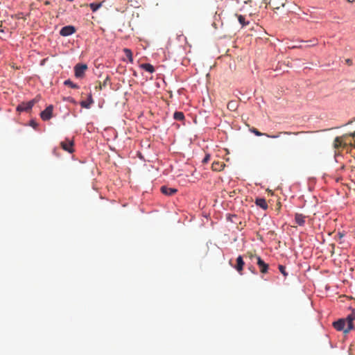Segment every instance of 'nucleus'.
Here are the masks:
<instances>
[{"instance_id":"nucleus-1","label":"nucleus","mask_w":355,"mask_h":355,"mask_svg":"<svg viewBox=\"0 0 355 355\" xmlns=\"http://www.w3.org/2000/svg\"><path fill=\"white\" fill-rule=\"evenodd\" d=\"M354 318L348 315L347 318L339 319L333 323L334 327L338 331H343L345 334H348L354 328L353 320Z\"/></svg>"},{"instance_id":"nucleus-2","label":"nucleus","mask_w":355,"mask_h":355,"mask_svg":"<svg viewBox=\"0 0 355 355\" xmlns=\"http://www.w3.org/2000/svg\"><path fill=\"white\" fill-rule=\"evenodd\" d=\"M250 132L254 133L256 136H266L268 138H272V139H276V138H278L279 137V136L281 135H300V134H302V133H305L306 132H303V131H301V132H288V131H283V132H279L277 135H268L267 133H263V132H259L257 128H252L250 129Z\"/></svg>"},{"instance_id":"nucleus-3","label":"nucleus","mask_w":355,"mask_h":355,"mask_svg":"<svg viewBox=\"0 0 355 355\" xmlns=\"http://www.w3.org/2000/svg\"><path fill=\"white\" fill-rule=\"evenodd\" d=\"M348 144L354 146L351 141H348L347 135H343L341 137H336L334 141V147L337 149L342 147H345Z\"/></svg>"},{"instance_id":"nucleus-4","label":"nucleus","mask_w":355,"mask_h":355,"mask_svg":"<svg viewBox=\"0 0 355 355\" xmlns=\"http://www.w3.org/2000/svg\"><path fill=\"white\" fill-rule=\"evenodd\" d=\"M38 101L37 96L28 102H23L17 107V112H29Z\"/></svg>"},{"instance_id":"nucleus-5","label":"nucleus","mask_w":355,"mask_h":355,"mask_svg":"<svg viewBox=\"0 0 355 355\" xmlns=\"http://www.w3.org/2000/svg\"><path fill=\"white\" fill-rule=\"evenodd\" d=\"M250 257L252 259V257H255L257 259V264L258 265L260 272L263 274L267 273L268 270V264L266 263L261 258L257 255H253L251 253H249Z\"/></svg>"},{"instance_id":"nucleus-6","label":"nucleus","mask_w":355,"mask_h":355,"mask_svg":"<svg viewBox=\"0 0 355 355\" xmlns=\"http://www.w3.org/2000/svg\"><path fill=\"white\" fill-rule=\"evenodd\" d=\"M87 69V65L85 64H77L74 67L75 76L78 78H81L84 76L86 70Z\"/></svg>"},{"instance_id":"nucleus-7","label":"nucleus","mask_w":355,"mask_h":355,"mask_svg":"<svg viewBox=\"0 0 355 355\" xmlns=\"http://www.w3.org/2000/svg\"><path fill=\"white\" fill-rule=\"evenodd\" d=\"M76 31V28L73 26L69 25L64 26L61 28L60 31V35L63 37H67L71 35L72 34L75 33Z\"/></svg>"},{"instance_id":"nucleus-8","label":"nucleus","mask_w":355,"mask_h":355,"mask_svg":"<svg viewBox=\"0 0 355 355\" xmlns=\"http://www.w3.org/2000/svg\"><path fill=\"white\" fill-rule=\"evenodd\" d=\"M60 146L63 150L70 153L73 152V141L69 139H66L64 141H61Z\"/></svg>"},{"instance_id":"nucleus-9","label":"nucleus","mask_w":355,"mask_h":355,"mask_svg":"<svg viewBox=\"0 0 355 355\" xmlns=\"http://www.w3.org/2000/svg\"><path fill=\"white\" fill-rule=\"evenodd\" d=\"M52 112H53V105L48 106L44 110H43L40 116L44 121H47L50 119L52 116Z\"/></svg>"},{"instance_id":"nucleus-10","label":"nucleus","mask_w":355,"mask_h":355,"mask_svg":"<svg viewBox=\"0 0 355 355\" xmlns=\"http://www.w3.org/2000/svg\"><path fill=\"white\" fill-rule=\"evenodd\" d=\"M244 265H245V263L243 260V257H242V256L240 255L237 257L236 264L234 267L240 275H242Z\"/></svg>"},{"instance_id":"nucleus-11","label":"nucleus","mask_w":355,"mask_h":355,"mask_svg":"<svg viewBox=\"0 0 355 355\" xmlns=\"http://www.w3.org/2000/svg\"><path fill=\"white\" fill-rule=\"evenodd\" d=\"M269 6L274 10L279 9L281 6H284V0H270Z\"/></svg>"},{"instance_id":"nucleus-12","label":"nucleus","mask_w":355,"mask_h":355,"mask_svg":"<svg viewBox=\"0 0 355 355\" xmlns=\"http://www.w3.org/2000/svg\"><path fill=\"white\" fill-rule=\"evenodd\" d=\"M162 193L167 195V196H172L175 194L178 190L174 188H169L166 186H162L160 189Z\"/></svg>"},{"instance_id":"nucleus-13","label":"nucleus","mask_w":355,"mask_h":355,"mask_svg":"<svg viewBox=\"0 0 355 355\" xmlns=\"http://www.w3.org/2000/svg\"><path fill=\"white\" fill-rule=\"evenodd\" d=\"M94 103V100L92 98V94L90 93L88 96V98L87 101H82L80 102L81 107L84 108L89 109L91 106V105Z\"/></svg>"},{"instance_id":"nucleus-14","label":"nucleus","mask_w":355,"mask_h":355,"mask_svg":"<svg viewBox=\"0 0 355 355\" xmlns=\"http://www.w3.org/2000/svg\"><path fill=\"white\" fill-rule=\"evenodd\" d=\"M255 204L263 209L266 210L268 209V203L266 199L260 198H257L255 200Z\"/></svg>"},{"instance_id":"nucleus-15","label":"nucleus","mask_w":355,"mask_h":355,"mask_svg":"<svg viewBox=\"0 0 355 355\" xmlns=\"http://www.w3.org/2000/svg\"><path fill=\"white\" fill-rule=\"evenodd\" d=\"M295 221L297 225L302 226L305 223V216L302 214L297 213L295 216Z\"/></svg>"},{"instance_id":"nucleus-16","label":"nucleus","mask_w":355,"mask_h":355,"mask_svg":"<svg viewBox=\"0 0 355 355\" xmlns=\"http://www.w3.org/2000/svg\"><path fill=\"white\" fill-rule=\"evenodd\" d=\"M225 166V164L220 162H214L211 164V168L214 171H220Z\"/></svg>"},{"instance_id":"nucleus-17","label":"nucleus","mask_w":355,"mask_h":355,"mask_svg":"<svg viewBox=\"0 0 355 355\" xmlns=\"http://www.w3.org/2000/svg\"><path fill=\"white\" fill-rule=\"evenodd\" d=\"M143 69H144L145 71H148V72H150V73H153L155 71V68L154 67L149 64V63H144V64H141L140 66Z\"/></svg>"},{"instance_id":"nucleus-18","label":"nucleus","mask_w":355,"mask_h":355,"mask_svg":"<svg viewBox=\"0 0 355 355\" xmlns=\"http://www.w3.org/2000/svg\"><path fill=\"white\" fill-rule=\"evenodd\" d=\"M123 51L126 58L128 59V61L130 63H132L133 62V56H132V51L127 48L123 49Z\"/></svg>"},{"instance_id":"nucleus-19","label":"nucleus","mask_w":355,"mask_h":355,"mask_svg":"<svg viewBox=\"0 0 355 355\" xmlns=\"http://www.w3.org/2000/svg\"><path fill=\"white\" fill-rule=\"evenodd\" d=\"M227 108L231 111H236L238 107L237 102L235 101H230L227 105Z\"/></svg>"},{"instance_id":"nucleus-20","label":"nucleus","mask_w":355,"mask_h":355,"mask_svg":"<svg viewBox=\"0 0 355 355\" xmlns=\"http://www.w3.org/2000/svg\"><path fill=\"white\" fill-rule=\"evenodd\" d=\"M103 5V2L100 3H92L89 4V7L93 12H96Z\"/></svg>"},{"instance_id":"nucleus-21","label":"nucleus","mask_w":355,"mask_h":355,"mask_svg":"<svg viewBox=\"0 0 355 355\" xmlns=\"http://www.w3.org/2000/svg\"><path fill=\"white\" fill-rule=\"evenodd\" d=\"M173 118L177 121H183L184 115L182 112H175L173 114Z\"/></svg>"},{"instance_id":"nucleus-22","label":"nucleus","mask_w":355,"mask_h":355,"mask_svg":"<svg viewBox=\"0 0 355 355\" xmlns=\"http://www.w3.org/2000/svg\"><path fill=\"white\" fill-rule=\"evenodd\" d=\"M64 85L69 86L70 87L73 88V89H78L79 87L78 85L73 83L69 79L66 80L64 82Z\"/></svg>"},{"instance_id":"nucleus-23","label":"nucleus","mask_w":355,"mask_h":355,"mask_svg":"<svg viewBox=\"0 0 355 355\" xmlns=\"http://www.w3.org/2000/svg\"><path fill=\"white\" fill-rule=\"evenodd\" d=\"M238 20L239 21V23L243 26H245L248 24V22H245V18L244 16L243 15H238Z\"/></svg>"},{"instance_id":"nucleus-24","label":"nucleus","mask_w":355,"mask_h":355,"mask_svg":"<svg viewBox=\"0 0 355 355\" xmlns=\"http://www.w3.org/2000/svg\"><path fill=\"white\" fill-rule=\"evenodd\" d=\"M278 268L280 271V272L285 277H286L287 275H288V273L286 272V268L285 266H282V265H279L278 266Z\"/></svg>"},{"instance_id":"nucleus-25","label":"nucleus","mask_w":355,"mask_h":355,"mask_svg":"<svg viewBox=\"0 0 355 355\" xmlns=\"http://www.w3.org/2000/svg\"><path fill=\"white\" fill-rule=\"evenodd\" d=\"M210 160V155H206L204 159H202V163H207Z\"/></svg>"},{"instance_id":"nucleus-26","label":"nucleus","mask_w":355,"mask_h":355,"mask_svg":"<svg viewBox=\"0 0 355 355\" xmlns=\"http://www.w3.org/2000/svg\"><path fill=\"white\" fill-rule=\"evenodd\" d=\"M311 44L309 46H315L317 44V40H314L313 41H310Z\"/></svg>"},{"instance_id":"nucleus-27","label":"nucleus","mask_w":355,"mask_h":355,"mask_svg":"<svg viewBox=\"0 0 355 355\" xmlns=\"http://www.w3.org/2000/svg\"><path fill=\"white\" fill-rule=\"evenodd\" d=\"M96 89H102V85L101 83H98V85H96Z\"/></svg>"},{"instance_id":"nucleus-28","label":"nucleus","mask_w":355,"mask_h":355,"mask_svg":"<svg viewBox=\"0 0 355 355\" xmlns=\"http://www.w3.org/2000/svg\"><path fill=\"white\" fill-rule=\"evenodd\" d=\"M347 138L349 137H355V132H352V133H349V134H347Z\"/></svg>"},{"instance_id":"nucleus-29","label":"nucleus","mask_w":355,"mask_h":355,"mask_svg":"<svg viewBox=\"0 0 355 355\" xmlns=\"http://www.w3.org/2000/svg\"><path fill=\"white\" fill-rule=\"evenodd\" d=\"M349 3H353L355 1V0H347Z\"/></svg>"},{"instance_id":"nucleus-30","label":"nucleus","mask_w":355,"mask_h":355,"mask_svg":"<svg viewBox=\"0 0 355 355\" xmlns=\"http://www.w3.org/2000/svg\"><path fill=\"white\" fill-rule=\"evenodd\" d=\"M107 80H108V77H107V78H106L105 81L104 82V83H103V86H105V84H107V82H106V81H107Z\"/></svg>"},{"instance_id":"nucleus-31","label":"nucleus","mask_w":355,"mask_h":355,"mask_svg":"<svg viewBox=\"0 0 355 355\" xmlns=\"http://www.w3.org/2000/svg\"><path fill=\"white\" fill-rule=\"evenodd\" d=\"M353 318H354V320H355V314H352L351 315Z\"/></svg>"},{"instance_id":"nucleus-32","label":"nucleus","mask_w":355,"mask_h":355,"mask_svg":"<svg viewBox=\"0 0 355 355\" xmlns=\"http://www.w3.org/2000/svg\"><path fill=\"white\" fill-rule=\"evenodd\" d=\"M32 125L35 128V123L33 122Z\"/></svg>"},{"instance_id":"nucleus-33","label":"nucleus","mask_w":355,"mask_h":355,"mask_svg":"<svg viewBox=\"0 0 355 355\" xmlns=\"http://www.w3.org/2000/svg\"><path fill=\"white\" fill-rule=\"evenodd\" d=\"M350 60H347V63H349Z\"/></svg>"}]
</instances>
